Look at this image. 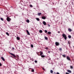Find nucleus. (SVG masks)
<instances>
[{
	"label": "nucleus",
	"instance_id": "1",
	"mask_svg": "<svg viewBox=\"0 0 74 74\" xmlns=\"http://www.w3.org/2000/svg\"><path fill=\"white\" fill-rule=\"evenodd\" d=\"M10 53V55H12V56H13V57H14V58H16L17 59H19V56H17L16 57V56H15V55L14 54L12 53Z\"/></svg>",
	"mask_w": 74,
	"mask_h": 74
},
{
	"label": "nucleus",
	"instance_id": "2",
	"mask_svg": "<svg viewBox=\"0 0 74 74\" xmlns=\"http://www.w3.org/2000/svg\"><path fill=\"white\" fill-rule=\"evenodd\" d=\"M62 36L64 38V39H65V40H67V37L66 34H63L62 35Z\"/></svg>",
	"mask_w": 74,
	"mask_h": 74
},
{
	"label": "nucleus",
	"instance_id": "3",
	"mask_svg": "<svg viewBox=\"0 0 74 74\" xmlns=\"http://www.w3.org/2000/svg\"><path fill=\"white\" fill-rule=\"evenodd\" d=\"M7 20L8 22H10L11 20V19L9 18V17H8L7 18Z\"/></svg>",
	"mask_w": 74,
	"mask_h": 74
},
{
	"label": "nucleus",
	"instance_id": "4",
	"mask_svg": "<svg viewBox=\"0 0 74 74\" xmlns=\"http://www.w3.org/2000/svg\"><path fill=\"white\" fill-rule=\"evenodd\" d=\"M55 44L56 46H58V45H60V44H59V43L57 42H56Z\"/></svg>",
	"mask_w": 74,
	"mask_h": 74
},
{
	"label": "nucleus",
	"instance_id": "5",
	"mask_svg": "<svg viewBox=\"0 0 74 74\" xmlns=\"http://www.w3.org/2000/svg\"><path fill=\"white\" fill-rule=\"evenodd\" d=\"M66 59H67V60H71V59H70V58L69 56H67L66 57Z\"/></svg>",
	"mask_w": 74,
	"mask_h": 74
},
{
	"label": "nucleus",
	"instance_id": "6",
	"mask_svg": "<svg viewBox=\"0 0 74 74\" xmlns=\"http://www.w3.org/2000/svg\"><path fill=\"white\" fill-rule=\"evenodd\" d=\"M42 23L43 24V25H47V23H46L45 22V21H43L42 22Z\"/></svg>",
	"mask_w": 74,
	"mask_h": 74
},
{
	"label": "nucleus",
	"instance_id": "7",
	"mask_svg": "<svg viewBox=\"0 0 74 74\" xmlns=\"http://www.w3.org/2000/svg\"><path fill=\"white\" fill-rule=\"evenodd\" d=\"M67 72H68V73H71V71L70 70H67Z\"/></svg>",
	"mask_w": 74,
	"mask_h": 74
},
{
	"label": "nucleus",
	"instance_id": "8",
	"mask_svg": "<svg viewBox=\"0 0 74 74\" xmlns=\"http://www.w3.org/2000/svg\"><path fill=\"white\" fill-rule=\"evenodd\" d=\"M42 19H46V17L43 16H42Z\"/></svg>",
	"mask_w": 74,
	"mask_h": 74
},
{
	"label": "nucleus",
	"instance_id": "9",
	"mask_svg": "<svg viewBox=\"0 0 74 74\" xmlns=\"http://www.w3.org/2000/svg\"><path fill=\"white\" fill-rule=\"evenodd\" d=\"M1 59L2 60H3V61H5V59H4V58H3V57H1Z\"/></svg>",
	"mask_w": 74,
	"mask_h": 74
},
{
	"label": "nucleus",
	"instance_id": "10",
	"mask_svg": "<svg viewBox=\"0 0 74 74\" xmlns=\"http://www.w3.org/2000/svg\"><path fill=\"white\" fill-rule=\"evenodd\" d=\"M26 32L27 34H28V35H30V33H29V31H28V30H26Z\"/></svg>",
	"mask_w": 74,
	"mask_h": 74
},
{
	"label": "nucleus",
	"instance_id": "11",
	"mask_svg": "<svg viewBox=\"0 0 74 74\" xmlns=\"http://www.w3.org/2000/svg\"><path fill=\"white\" fill-rule=\"evenodd\" d=\"M41 14H42L41 13H38V16H40Z\"/></svg>",
	"mask_w": 74,
	"mask_h": 74
},
{
	"label": "nucleus",
	"instance_id": "12",
	"mask_svg": "<svg viewBox=\"0 0 74 74\" xmlns=\"http://www.w3.org/2000/svg\"><path fill=\"white\" fill-rule=\"evenodd\" d=\"M68 31H69L70 32H71L72 31V29L70 28H69L68 29Z\"/></svg>",
	"mask_w": 74,
	"mask_h": 74
},
{
	"label": "nucleus",
	"instance_id": "13",
	"mask_svg": "<svg viewBox=\"0 0 74 74\" xmlns=\"http://www.w3.org/2000/svg\"><path fill=\"white\" fill-rule=\"evenodd\" d=\"M40 56H41L43 54V52H42V51H40Z\"/></svg>",
	"mask_w": 74,
	"mask_h": 74
},
{
	"label": "nucleus",
	"instance_id": "14",
	"mask_svg": "<svg viewBox=\"0 0 74 74\" xmlns=\"http://www.w3.org/2000/svg\"><path fill=\"white\" fill-rule=\"evenodd\" d=\"M16 39H17V40H20V38H19L18 37H17Z\"/></svg>",
	"mask_w": 74,
	"mask_h": 74
},
{
	"label": "nucleus",
	"instance_id": "15",
	"mask_svg": "<svg viewBox=\"0 0 74 74\" xmlns=\"http://www.w3.org/2000/svg\"><path fill=\"white\" fill-rule=\"evenodd\" d=\"M26 22H27V23H29V22H30V21H29V20L27 19V20Z\"/></svg>",
	"mask_w": 74,
	"mask_h": 74
},
{
	"label": "nucleus",
	"instance_id": "16",
	"mask_svg": "<svg viewBox=\"0 0 74 74\" xmlns=\"http://www.w3.org/2000/svg\"><path fill=\"white\" fill-rule=\"evenodd\" d=\"M39 32L40 33H42V30H40Z\"/></svg>",
	"mask_w": 74,
	"mask_h": 74
},
{
	"label": "nucleus",
	"instance_id": "17",
	"mask_svg": "<svg viewBox=\"0 0 74 74\" xmlns=\"http://www.w3.org/2000/svg\"><path fill=\"white\" fill-rule=\"evenodd\" d=\"M48 34L50 35L51 34V32H48Z\"/></svg>",
	"mask_w": 74,
	"mask_h": 74
},
{
	"label": "nucleus",
	"instance_id": "18",
	"mask_svg": "<svg viewBox=\"0 0 74 74\" xmlns=\"http://www.w3.org/2000/svg\"><path fill=\"white\" fill-rule=\"evenodd\" d=\"M68 37L69 38H71V35L68 36Z\"/></svg>",
	"mask_w": 74,
	"mask_h": 74
},
{
	"label": "nucleus",
	"instance_id": "19",
	"mask_svg": "<svg viewBox=\"0 0 74 74\" xmlns=\"http://www.w3.org/2000/svg\"><path fill=\"white\" fill-rule=\"evenodd\" d=\"M41 56V58H45V56L43 55H42Z\"/></svg>",
	"mask_w": 74,
	"mask_h": 74
},
{
	"label": "nucleus",
	"instance_id": "20",
	"mask_svg": "<svg viewBox=\"0 0 74 74\" xmlns=\"http://www.w3.org/2000/svg\"><path fill=\"white\" fill-rule=\"evenodd\" d=\"M36 19L38 21H40V19L38 18H36Z\"/></svg>",
	"mask_w": 74,
	"mask_h": 74
},
{
	"label": "nucleus",
	"instance_id": "21",
	"mask_svg": "<svg viewBox=\"0 0 74 74\" xmlns=\"http://www.w3.org/2000/svg\"><path fill=\"white\" fill-rule=\"evenodd\" d=\"M6 34H7V36H9V34L8 33V32H6Z\"/></svg>",
	"mask_w": 74,
	"mask_h": 74
},
{
	"label": "nucleus",
	"instance_id": "22",
	"mask_svg": "<svg viewBox=\"0 0 74 74\" xmlns=\"http://www.w3.org/2000/svg\"><path fill=\"white\" fill-rule=\"evenodd\" d=\"M45 40H48V38H47V37H45Z\"/></svg>",
	"mask_w": 74,
	"mask_h": 74
},
{
	"label": "nucleus",
	"instance_id": "23",
	"mask_svg": "<svg viewBox=\"0 0 74 74\" xmlns=\"http://www.w3.org/2000/svg\"><path fill=\"white\" fill-rule=\"evenodd\" d=\"M62 56L64 57V58H66V55L65 54L62 55Z\"/></svg>",
	"mask_w": 74,
	"mask_h": 74
},
{
	"label": "nucleus",
	"instance_id": "24",
	"mask_svg": "<svg viewBox=\"0 0 74 74\" xmlns=\"http://www.w3.org/2000/svg\"><path fill=\"white\" fill-rule=\"evenodd\" d=\"M70 68L71 69H73V66H71Z\"/></svg>",
	"mask_w": 74,
	"mask_h": 74
},
{
	"label": "nucleus",
	"instance_id": "25",
	"mask_svg": "<svg viewBox=\"0 0 74 74\" xmlns=\"http://www.w3.org/2000/svg\"><path fill=\"white\" fill-rule=\"evenodd\" d=\"M50 73H53V71H52V70H51L50 71Z\"/></svg>",
	"mask_w": 74,
	"mask_h": 74
},
{
	"label": "nucleus",
	"instance_id": "26",
	"mask_svg": "<svg viewBox=\"0 0 74 74\" xmlns=\"http://www.w3.org/2000/svg\"><path fill=\"white\" fill-rule=\"evenodd\" d=\"M31 48H33V45H31Z\"/></svg>",
	"mask_w": 74,
	"mask_h": 74
},
{
	"label": "nucleus",
	"instance_id": "27",
	"mask_svg": "<svg viewBox=\"0 0 74 74\" xmlns=\"http://www.w3.org/2000/svg\"><path fill=\"white\" fill-rule=\"evenodd\" d=\"M1 21H3V18H1Z\"/></svg>",
	"mask_w": 74,
	"mask_h": 74
},
{
	"label": "nucleus",
	"instance_id": "28",
	"mask_svg": "<svg viewBox=\"0 0 74 74\" xmlns=\"http://www.w3.org/2000/svg\"><path fill=\"white\" fill-rule=\"evenodd\" d=\"M59 51H62V49H61V48H60L59 49Z\"/></svg>",
	"mask_w": 74,
	"mask_h": 74
},
{
	"label": "nucleus",
	"instance_id": "29",
	"mask_svg": "<svg viewBox=\"0 0 74 74\" xmlns=\"http://www.w3.org/2000/svg\"><path fill=\"white\" fill-rule=\"evenodd\" d=\"M29 6L30 7H33V6L32 5H29Z\"/></svg>",
	"mask_w": 74,
	"mask_h": 74
},
{
	"label": "nucleus",
	"instance_id": "30",
	"mask_svg": "<svg viewBox=\"0 0 74 74\" xmlns=\"http://www.w3.org/2000/svg\"><path fill=\"white\" fill-rule=\"evenodd\" d=\"M68 43L69 44H70V41H68Z\"/></svg>",
	"mask_w": 74,
	"mask_h": 74
},
{
	"label": "nucleus",
	"instance_id": "31",
	"mask_svg": "<svg viewBox=\"0 0 74 74\" xmlns=\"http://www.w3.org/2000/svg\"><path fill=\"white\" fill-rule=\"evenodd\" d=\"M34 69H33L32 70V72H34Z\"/></svg>",
	"mask_w": 74,
	"mask_h": 74
},
{
	"label": "nucleus",
	"instance_id": "32",
	"mask_svg": "<svg viewBox=\"0 0 74 74\" xmlns=\"http://www.w3.org/2000/svg\"><path fill=\"white\" fill-rule=\"evenodd\" d=\"M45 33H47V30H45Z\"/></svg>",
	"mask_w": 74,
	"mask_h": 74
},
{
	"label": "nucleus",
	"instance_id": "33",
	"mask_svg": "<svg viewBox=\"0 0 74 74\" xmlns=\"http://www.w3.org/2000/svg\"><path fill=\"white\" fill-rule=\"evenodd\" d=\"M35 63H37V60H36L35 61Z\"/></svg>",
	"mask_w": 74,
	"mask_h": 74
},
{
	"label": "nucleus",
	"instance_id": "34",
	"mask_svg": "<svg viewBox=\"0 0 74 74\" xmlns=\"http://www.w3.org/2000/svg\"><path fill=\"white\" fill-rule=\"evenodd\" d=\"M2 65H1V63H0V66H1Z\"/></svg>",
	"mask_w": 74,
	"mask_h": 74
},
{
	"label": "nucleus",
	"instance_id": "35",
	"mask_svg": "<svg viewBox=\"0 0 74 74\" xmlns=\"http://www.w3.org/2000/svg\"><path fill=\"white\" fill-rule=\"evenodd\" d=\"M56 74H60V73H59V72H57V73H56Z\"/></svg>",
	"mask_w": 74,
	"mask_h": 74
},
{
	"label": "nucleus",
	"instance_id": "36",
	"mask_svg": "<svg viewBox=\"0 0 74 74\" xmlns=\"http://www.w3.org/2000/svg\"><path fill=\"white\" fill-rule=\"evenodd\" d=\"M42 69H43V70H44V71H45V69H44V68H42Z\"/></svg>",
	"mask_w": 74,
	"mask_h": 74
},
{
	"label": "nucleus",
	"instance_id": "37",
	"mask_svg": "<svg viewBox=\"0 0 74 74\" xmlns=\"http://www.w3.org/2000/svg\"><path fill=\"white\" fill-rule=\"evenodd\" d=\"M12 49H14V48L12 47Z\"/></svg>",
	"mask_w": 74,
	"mask_h": 74
},
{
	"label": "nucleus",
	"instance_id": "38",
	"mask_svg": "<svg viewBox=\"0 0 74 74\" xmlns=\"http://www.w3.org/2000/svg\"><path fill=\"white\" fill-rule=\"evenodd\" d=\"M46 49H48V48H46Z\"/></svg>",
	"mask_w": 74,
	"mask_h": 74
},
{
	"label": "nucleus",
	"instance_id": "39",
	"mask_svg": "<svg viewBox=\"0 0 74 74\" xmlns=\"http://www.w3.org/2000/svg\"><path fill=\"white\" fill-rule=\"evenodd\" d=\"M58 33H60V32L59 31V32H58Z\"/></svg>",
	"mask_w": 74,
	"mask_h": 74
},
{
	"label": "nucleus",
	"instance_id": "40",
	"mask_svg": "<svg viewBox=\"0 0 74 74\" xmlns=\"http://www.w3.org/2000/svg\"><path fill=\"white\" fill-rule=\"evenodd\" d=\"M48 53H50V52L48 51Z\"/></svg>",
	"mask_w": 74,
	"mask_h": 74
},
{
	"label": "nucleus",
	"instance_id": "41",
	"mask_svg": "<svg viewBox=\"0 0 74 74\" xmlns=\"http://www.w3.org/2000/svg\"><path fill=\"white\" fill-rule=\"evenodd\" d=\"M49 26H50V25H49Z\"/></svg>",
	"mask_w": 74,
	"mask_h": 74
},
{
	"label": "nucleus",
	"instance_id": "42",
	"mask_svg": "<svg viewBox=\"0 0 74 74\" xmlns=\"http://www.w3.org/2000/svg\"><path fill=\"white\" fill-rule=\"evenodd\" d=\"M15 59H16V60H17V59L15 58Z\"/></svg>",
	"mask_w": 74,
	"mask_h": 74
},
{
	"label": "nucleus",
	"instance_id": "43",
	"mask_svg": "<svg viewBox=\"0 0 74 74\" xmlns=\"http://www.w3.org/2000/svg\"><path fill=\"white\" fill-rule=\"evenodd\" d=\"M12 57V58H13V57Z\"/></svg>",
	"mask_w": 74,
	"mask_h": 74
}]
</instances>
